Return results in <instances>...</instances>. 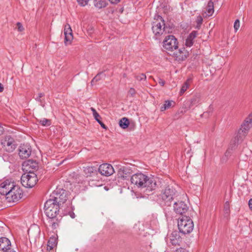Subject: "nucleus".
Masks as SVG:
<instances>
[{"instance_id":"8","label":"nucleus","mask_w":252,"mask_h":252,"mask_svg":"<svg viewBox=\"0 0 252 252\" xmlns=\"http://www.w3.org/2000/svg\"><path fill=\"white\" fill-rule=\"evenodd\" d=\"M50 199L62 208L67 199V192L64 189H57L53 192Z\"/></svg>"},{"instance_id":"19","label":"nucleus","mask_w":252,"mask_h":252,"mask_svg":"<svg viewBox=\"0 0 252 252\" xmlns=\"http://www.w3.org/2000/svg\"><path fill=\"white\" fill-rule=\"evenodd\" d=\"M246 135H244V133H242V131L239 129L231 142L230 146H232V148H234L237 145L241 142Z\"/></svg>"},{"instance_id":"43","label":"nucleus","mask_w":252,"mask_h":252,"mask_svg":"<svg viewBox=\"0 0 252 252\" xmlns=\"http://www.w3.org/2000/svg\"><path fill=\"white\" fill-rule=\"evenodd\" d=\"M232 148H232V147H231V149H228V150L226 151V152H225V156L228 157V156H229L230 155V154H231V150H232Z\"/></svg>"},{"instance_id":"52","label":"nucleus","mask_w":252,"mask_h":252,"mask_svg":"<svg viewBox=\"0 0 252 252\" xmlns=\"http://www.w3.org/2000/svg\"><path fill=\"white\" fill-rule=\"evenodd\" d=\"M4 90L3 85L0 83V93L2 92Z\"/></svg>"},{"instance_id":"28","label":"nucleus","mask_w":252,"mask_h":252,"mask_svg":"<svg viewBox=\"0 0 252 252\" xmlns=\"http://www.w3.org/2000/svg\"><path fill=\"white\" fill-rule=\"evenodd\" d=\"M107 2L106 0H94V5L98 8H102L106 6Z\"/></svg>"},{"instance_id":"14","label":"nucleus","mask_w":252,"mask_h":252,"mask_svg":"<svg viewBox=\"0 0 252 252\" xmlns=\"http://www.w3.org/2000/svg\"><path fill=\"white\" fill-rule=\"evenodd\" d=\"M99 173L105 176H109L112 175L114 172L113 166L108 163H104L100 165L98 168Z\"/></svg>"},{"instance_id":"16","label":"nucleus","mask_w":252,"mask_h":252,"mask_svg":"<svg viewBox=\"0 0 252 252\" xmlns=\"http://www.w3.org/2000/svg\"><path fill=\"white\" fill-rule=\"evenodd\" d=\"M31 154V149L29 145L22 144L19 149V155L21 158L24 159L29 157Z\"/></svg>"},{"instance_id":"32","label":"nucleus","mask_w":252,"mask_h":252,"mask_svg":"<svg viewBox=\"0 0 252 252\" xmlns=\"http://www.w3.org/2000/svg\"><path fill=\"white\" fill-rule=\"evenodd\" d=\"M196 22L197 23V27L199 28L203 22V18L201 16L199 15L197 17Z\"/></svg>"},{"instance_id":"41","label":"nucleus","mask_w":252,"mask_h":252,"mask_svg":"<svg viewBox=\"0 0 252 252\" xmlns=\"http://www.w3.org/2000/svg\"><path fill=\"white\" fill-rule=\"evenodd\" d=\"M158 83L161 86H163L165 84V81L163 80H162V79H161L160 78H158Z\"/></svg>"},{"instance_id":"51","label":"nucleus","mask_w":252,"mask_h":252,"mask_svg":"<svg viewBox=\"0 0 252 252\" xmlns=\"http://www.w3.org/2000/svg\"><path fill=\"white\" fill-rule=\"evenodd\" d=\"M69 215L71 217V218H72V219H74L75 217L74 213L73 212L69 213Z\"/></svg>"},{"instance_id":"50","label":"nucleus","mask_w":252,"mask_h":252,"mask_svg":"<svg viewBox=\"0 0 252 252\" xmlns=\"http://www.w3.org/2000/svg\"><path fill=\"white\" fill-rule=\"evenodd\" d=\"M4 132L3 127L0 125V135L2 134Z\"/></svg>"},{"instance_id":"6","label":"nucleus","mask_w":252,"mask_h":252,"mask_svg":"<svg viewBox=\"0 0 252 252\" xmlns=\"http://www.w3.org/2000/svg\"><path fill=\"white\" fill-rule=\"evenodd\" d=\"M163 47L168 54L171 55L172 52L178 48V42L177 38L172 35L166 36L163 41Z\"/></svg>"},{"instance_id":"26","label":"nucleus","mask_w":252,"mask_h":252,"mask_svg":"<svg viewBox=\"0 0 252 252\" xmlns=\"http://www.w3.org/2000/svg\"><path fill=\"white\" fill-rule=\"evenodd\" d=\"M191 81V78H189L184 83L180 91V94L181 95H183L184 93L189 88Z\"/></svg>"},{"instance_id":"13","label":"nucleus","mask_w":252,"mask_h":252,"mask_svg":"<svg viewBox=\"0 0 252 252\" xmlns=\"http://www.w3.org/2000/svg\"><path fill=\"white\" fill-rule=\"evenodd\" d=\"M252 127V113H251L245 119L244 122L242 124L240 129L244 135H247L250 129Z\"/></svg>"},{"instance_id":"44","label":"nucleus","mask_w":252,"mask_h":252,"mask_svg":"<svg viewBox=\"0 0 252 252\" xmlns=\"http://www.w3.org/2000/svg\"><path fill=\"white\" fill-rule=\"evenodd\" d=\"M175 252H188L185 249L180 248L179 249H177L176 250Z\"/></svg>"},{"instance_id":"39","label":"nucleus","mask_w":252,"mask_h":252,"mask_svg":"<svg viewBox=\"0 0 252 252\" xmlns=\"http://www.w3.org/2000/svg\"><path fill=\"white\" fill-rule=\"evenodd\" d=\"M224 211L226 214H228L229 212V204L228 201H226L224 204Z\"/></svg>"},{"instance_id":"21","label":"nucleus","mask_w":252,"mask_h":252,"mask_svg":"<svg viewBox=\"0 0 252 252\" xmlns=\"http://www.w3.org/2000/svg\"><path fill=\"white\" fill-rule=\"evenodd\" d=\"M8 248H11V242L6 237H1L0 238V249L4 252Z\"/></svg>"},{"instance_id":"37","label":"nucleus","mask_w":252,"mask_h":252,"mask_svg":"<svg viewBox=\"0 0 252 252\" xmlns=\"http://www.w3.org/2000/svg\"><path fill=\"white\" fill-rule=\"evenodd\" d=\"M77 0L79 5H80L81 6H84L88 4L89 1L90 0Z\"/></svg>"},{"instance_id":"31","label":"nucleus","mask_w":252,"mask_h":252,"mask_svg":"<svg viewBox=\"0 0 252 252\" xmlns=\"http://www.w3.org/2000/svg\"><path fill=\"white\" fill-rule=\"evenodd\" d=\"M171 101L167 100L165 101L164 104L161 107L160 110L163 111L170 107L171 106Z\"/></svg>"},{"instance_id":"3","label":"nucleus","mask_w":252,"mask_h":252,"mask_svg":"<svg viewBox=\"0 0 252 252\" xmlns=\"http://www.w3.org/2000/svg\"><path fill=\"white\" fill-rule=\"evenodd\" d=\"M152 31L156 36L157 38L160 36L164 32H168L169 31H166V28L165 26V22L162 17L158 15L156 18L154 19V21L152 23Z\"/></svg>"},{"instance_id":"9","label":"nucleus","mask_w":252,"mask_h":252,"mask_svg":"<svg viewBox=\"0 0 252 252\" xmlns=\"http://www.w3.org/2000/svg\"><path fill=\"white\" fill-rule=\"evenodd\" d=\"M23 195L22 189L17 185L6 194L5 199L8 202H16L22 198Z\"/></svg>"},{"instance_id":"27","label":"nucleus","mask_w":252,"mask_h":252,"mask_svg":"<svg viewBox=\"0 0 252 252\" xmlns=\"http://www.w3.org/2000/svg\"><path fill=\"white\" fill-rule=\"evenodd\" d=\"M129 125V120L126 117L123 118L119 121L120 126L123 129L127 128L128 126Z\"/></svg>"},{"instance_id":"20","label":"nucleus","mask_w":252,"mask_h":252,"mask_svg":"<svg viewBox=\"0 0 252 252\" xmlns=\"http://www.w3.org/2000/svg\"><path fill=\"white\" fill-rule=\"evenodd\" d=\"M214 12V3L212 0H209L207 5L203 11L202 15L204 17H209L212 16Z\"/></svg>"},{"instance_id":"33","label":"nucleus","mask_w":252,"mask_h":252,"mask_svg":"<svg viewBox=\"0 0 252 252\" xmlns=\"http://www.w3.org/2000/svg\"><path fill=\"white\" fill-rule=\"evenodd\" d=\"M135 78L138 81L145 80L146 76L144 74H140L135 76Z\"/></svg>"},{"instance_id":"38","label":"nucleus","mask_w":252,"mask_h":252,"mask_svg":"<svg viewBox=\"0 0 252 252\" xmlns=\"http://www.w3.org/2000/svg\"><path fill=\"white\" fill-rule=\"evenodd\" d=\"M102 75V73L97 74L92 80L91 83L93 84L95 82H97L100 79V76Z\"/></svg>"},{"instance_id":"40","label":"nucleus","mask_w":252,"mask_h":252,"mask_svg":"<svg viewBox=\"0 0 252 252\" xmlns=\"http://www.w3.org/2000/svg\"><path fill=\"white\" fill-rule=\"evenodd\" d=\"M16 25L18 31L22 32L23 31H24V28L21 23L18 22Z\"/></svg>"},{"instance_id":"18","label":"nucleus","mask_w":252,"mask_h":252,"mask_svg":"<svg viewBox=\"0 0 252 252\" xmlns=\"http://www.w3.org/2000/svg\"><path fill=\"white\" fill-rule=\"evenodd\" d=\"M169 243L173 246H180L182 241L179 233L177 231H173L169 237Z\"/></svg>"},{"instance_id":"11","label":"nucleus","mask_w":252,"mask_h":252,"mask_svg":"<svg viewBox=\"0 0 252 252\" xmlns=\"http://www.w3.org/2000/svg\"><path fill=\"white\" fill-rule=\"evenodd\" d=\"M17 185L11 180H6L0 184V193L6 196V194Z\"/></svg>"},{"instance_id":"34","label":"nucleus","mask_w":252,"mask_h":252,"mask_svg":"<svg viewBox=\"0 0 252 252\" xmlns=\"http://www.w3.org/2000/svg\"><path fill=\"white\" fill-rule=\"evenodd\" d=\"M240 23L239 20H236L234 24V29L235 32H236L238 30L239 28H240Z\"/></svg>"},{"instance_id":"25","label":"nucleus","mask_w":252,"mask_h":252,"mask_svg":"<svg viewBox=\"0 0 252 252\" xmlns=\"http://www.w3.org/2000/svg\"><path fill=\"white\" fill-rule=\"evenodd\" d=\"M48 223L49 226L51 227V229L54 230L56 229L59 226V220L58 219L55 220V219H49Z\"/></svg>"},{"instance_id":"17","label":"nucleus","mask_w":252,"mask_h":252,"mask_svg":"<svg viewBox=\"0 0 252 252\" xmlns=\"http://www.w3.org/2000/svg\"><path fill=\"white\" fill-rule=\"evenodd\" d=\"M64 44L66 46L71 44L73 40L72 30L70 25L68 24L65 25L64 29Z\"/></svg>"},{"instance_id":"4","label":"nucleus","mask_w":252,"mask_h":252,"mask_svg":"<svg viewBox=\"0 0 252 252\" xmlns=\"http://www.w3.org/2000/svg\"><path fill=\"white\" fill-rule=\"evenodd\" d=\"M61 207L50 198L44 204V212L49 219H55Z\"/></svg>"},{"instance_id":"5","label":"nucleus","mask_w":252,"mask_h":252,"mask_svg":"<svg viewBox=\"0 0 252 252\" xmlns=\"http://www.w3.org/2000/svg\"><path fill=\"white\" fill-rule=\"evenodd\" d=\"M177 192L172 187H166L160 194L163 203L167 206H170L173 199L177 196Z\"/></svg>"},{"instance_id":"24","label":"nucleus","mask_w":252,"mask_h":252,"mask_svg":"<svg viewBox=\"0 0 252 252\" xmlns=\"http://www.w3.org/2000/svg\"><path fill=\"white\" fill-rule=\"evenodd\" d=\"M201 101V96L199 94H196L194 95L190 100L189 107H192L193 105H197L200 103Z\"/></svg>"},{"instance_id":"12","label":"nucleus","mask_w":252,"mask_h":252,"mask_svg":"<svg viewBox=\"0 0 252 252\" xmlns=\"http://www.w3.org/2000/svg\"><path fill=\"white\" fill-rule=\"evenodd\" d=\"M171 55L173 56L175 60L180 62L185 60L188 57L189 53L185 48H181L175 52L173 51Z\"/></svg>"},{"instance_id":"45","label":"nucleus","mask_w":252,"mask_h":252,"mask_svg":"<svg viewBox=\"0 0 252 252\" xmlns=\"http://www.w3.org/2000/svg\"><path fill=\"white\" fill-rule=\"evenodd\" d=\"M129 94H130L131 95H133L135 94V90L133 88H130L128 92Z\"/></svg>"},{"instance_id":"36","label":"nucleus","mask_w":252,"mask_h":252,"mask_svg":"<svg viewBox=\"0 0 252 252\" xmlns=\"http://www.w3.org/2000/svg\"><path fill=\"white\" fill-rule=\"evenodd\" d=\"M40 123L43 126H49L50 125V122L47 119H43L40 121Z\"/></svg>"},{"instance_id":"23","label":"nucleus","mask_w":252,"mask_h":252,"mask_svg":"<svg viewBox=\"0 0 252 252\" xmlns=\"http://www.w3.org/2000/svg\"><path fill=\"white\" fill-rule=\"evenodd\" d=\"M57 245V238L56 236L51 237L48 240L47 250V251L52 250Z\"/></svg>"},{"instance_id":"42","label":"nucleus","mask_w":252,"mask_h":252,"mask_svg":"<svg viewBox=\"0 0 252 252\" xmlns=\"http://www.w3.org/2000/svg\"><path fill=\"white\" fill-rule=\"evenodd\" d=\"M38 97L36 98V100H37V101H41V99L40 98L44 96V94L43 93H39L38 94Z\"/></svg>"},{"instance_id":"1","label":"nucleus","mask_w":252,"mask_h":252,"mask_svg":"<svg viewBox=\"0 0 252 252\" xmlns=\"http://www.w3.org/2000/svg\"><path fill=\"white\" fill-rule=\"evenodd\" d=\"M131 182L138 188L145 189L148 191L155 189L157 187L155 179L153 177H148L142 173H137L131 177Z\"/></svg>"},{"instance_id":"10","label":"nucleus","mask_w":252,"mask_h":252,"mask_svg":"<svg viewBox=\"0 0 252 252\" xmlns=\"http://www.w3.org/2000/svg\"><path fill=\"white\" fill-rule=\"evenodd\" d=\"M1 144L4 149L7 152H12L16 148V145L13 138L10 135H6L1 139Z\"/></svg>"},{"instance_id":"48","label":"nucleus","mask_w":252,"mask_h":252,"mask_svg":"<svg viewBox=\"0 0 252 252\" xmlns=\"http://www.w3.org/2000/svg\"><path fill=\"white\" fill-rule=\"evenodd\" d=\"M109 1L113 4H117L121 0H109Z\"/></svg>"},{"instance_id":"2","label":"nucleus","mask_w":252,"mask_h":252,"mask_svg":"<svg viewBox=\"0 0 252 252\" xmlns=\"http://www.w3.org/2000/svg\"><path fill=\"white\" fill-rule=\"evenodd\" d=\"M178 226L180 232L186 234L192 232L194 227V224L190 217L182 216L178 219Z\"/></svg>"},{"instance_id":"22","label":"nucleus","mask_w":252,"mask_h":252,"mask_svg":"<svg viewBox=\"0 0 252 252\" xmlns=\"http://www.w3.org/2000/svg\"><path fill=\"white\" fill-rule=\"evenodd\" d=\"M197 34V32L192 31L187 37L185 45L188 47H191L193 44V40L196 37Z\"/></svg>"},{"instance_id":"29","label":"nucleus","mask_w":252,"mask_h":252,"mask_svg":"<svg viewBox=\"0 0 252 252\" xmlns=\"http://www.w3.org/2000/svg\"><path fill=\"white\" fill-rule=\"evenodd\" d=\"M96 171V168L93 166H87L84 167V171L87 176H91L92 174Z\"/></svg>"},{"instance_id":"46","label":"nucleus","mask_w":252,"mask_h":252,"mask_svg":"<svg viewBox=\"0 0 252 252\" xmlns=\"http://www.w3.org/2000/svg\"><path fill=\"white\" fill-rule=\"evenodd\" d=\"M98 123L103 128H104L105 129H107V126L101 121H99Z\"/></svg>"},{"instance_id":"30","label":"nucleus","mask_w":252,"mask_h":252,"mask_svg":"<svg viewBox=\"0 0 252 252\" xmlns=\"http://www.w3.org/2000/svg\"><path fill=\"white\" fill-rule=\"evenodd\" d=\"M91 110L93 112V116L95 120L98 123L99 121H100L101 117L99 114L96 112V110L93 108L91 107Z\"/></svg>"},{"instance_id":"15","label":"nucleus","mask_w":252,"mask_h":252,"mask_svg":"<svg viewBox=\"0 0 252 252\" xmlns=\"http://www.w3.org/2000/svg\"><path fill=\"white\" fill-rule=\"evenodd\" d=\"M189 207L183 201H178L174 204V210L176 213L182 215L187 212Z\"/></svg>"},{"instance_id":"35","label":"nucleus","mask_w":252,"mask_h":252,"mask_svg":"<svg viewBox=\"0 0 252 252\" xmlns=\"http://www.w3.org/2000/svg\"><path fill=\"white\" fill-rule=\"evenodd\" d=\"M128 169L126 167H123V168L121 169V171L120 172H123V174L121 175L122 177L124 178H126L127 177V173H128Z\"/></svg>"},{"instance_id":"49","label":"nucleus","mask_w":252,"mask_h":252,"mask_svg":"<svg viewBox=\"0 0 252 252\" xmlns=\"http://www.w3.org/2000/svg\"><path fill=\"white\" fill-rule=\"evenodd\" d=\"M249 206L250 209L252 211V198L250 199L249 201Z\"/></svg>"},{"instance_id":"47","label":"nucleus","mask_w":252,"mask_h":252,"mask_svg":"<svg viewBox=\"0 0 252 252\" xmlns=\"http://www.w3.org/2000/svg\"><path fill=\"white\" fill-rule=\"evenodd\" d=\"M3 252H16L14 249L12 248H8Z\"/></svg>"},{"instance_id":"7","label":"nucleus","mask_w":252,"mask_h":252,"mask_svg":"<svg viewBox=\"0 0 252 252\" xmlns=\"http://www.w3.org/2000/svg\"><path fill=\"white\" fill-rule=\"evenodd\" d=\"M38 181L36 175L33 173L29 172L23 174L21 177V182L22 185L29 188L33 187Z\"/></svg>"}]
</instances>
